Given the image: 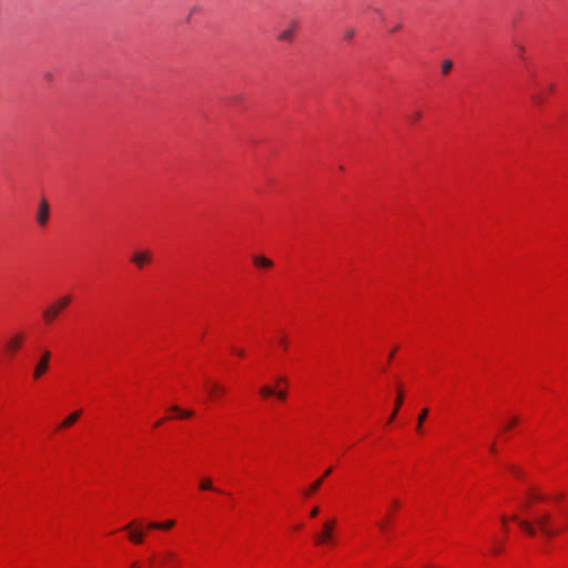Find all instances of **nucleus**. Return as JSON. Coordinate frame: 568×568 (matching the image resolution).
I'll return each mask as SVG.
<instances>
[{
    "mask_svg": "<svg viewBox=\"0 0 568 568\" xmlns=\"http://www.w3.org/2000/svg\"><path fill=\"white\" fill-rule=\"evenodd\" d=\"M510 519L516 521L519 527L531 537L536 536L537 531H540L546 538H552L558 534V530L551 527V515L549 513L536 516L535 523L520 519L516 514H514Z\"/></svg>",
    "mask_w": 568,
    "mask_h": 568,
    "instance_id": "nucleus-1",
    "label": "nucleus"
},
{
    "mask_svg": "<svg viewBox=\"0 0 568 568\" xmlns=\"http://www.w3.org/2000/svg\"><path fill=\"white\" fill-rule=\"evenodd\" d=\"M150 568H176L178 556L170 550H165L149 560Z\"/></svg>",
    "mask_w": 568,
    "mask_h": 568,
    "instance_id": "nucleus-2",
    "label": "nucleus"
},
{
    "mask_svg": "<svg viewBox=\"0 0 568 568\" xmlns=\"http://www.w3.org/2000/svg\"><path fill=\"white\" fill-rule=\"evenodd\" d=\"M71 302V296L64 295L60 297L57 302L48 306L43 311V318L47 323H52L60 314V312L67 307Z\"/></svg>",
    "mask_w": 568,
    "mask_h": 568,
    "instance_id": "nucleus-3",
    "label": "nucleus"
},
{
    "mask_svg": "<svg viewBox=\"0 0 568 568\" xmlns=\"http://www.w3.org/2000/svg\"><path fill=\"white\" fill-rule=\"evenodd\" d=\"M336 519L335 518H328L323 523L322 531L316 534L315 536V544L316 545H325L333 541V532L336 527Z\"/></svg>",
    "mask_w": 568,
    "mask_h": 568,
    "instance_id": "nucleus-4",
    "label": "nucleus"
},
{
    "mask_svg": "<svg viewBox=\"0 0 568 568\" xmlns=\"http://www.w3.org/2000/svg\"><path fill=\"white\" fill-rule=\"evenodd\" d=\"M50 359L51 353L47 349L43 351L33 369L32 376L34 379H39L44 373H47L49 369Z\"/></svg>",
    "mask_w": 568,
    "mask_h": 568,
    "instance_id": "nucleus-5",
    "label": "nucleus"
},
{
    "mask_svg": "<svg viewBox=\"0 0 568 568\" xmlns=\"http://www.w3.org/2000/svg\"><path fill=\"white\" fill-rule=\"evenodd\" d=\"M50 205L45 199H42L39 203V207L36 214V221L40 226H44L49 220Z\"/></svg>",
    "mask_w": 568,
    "mask_h": 568,
    "instance_id": "nucleus-6",
    "label": "nucleus"
},
{
    "mask_svg": "<svg viewBox=\"0 0 568 568\" xmlns=\"http://www.w3.org/2000/svg\"><path fill=\"white\" fill-rule=\"evenodd\" d=\"M298 29V22L292 20L286 28H284L278 34L277 40L282 42H291L294 39L295 32Z\"/></svg>",
    "mask_w": 568,
    "mask_h": 568,
    "instance_id": "nucleus-7",
    "label": "nucleus"
},
{
    "mask_svg": "<svg viewBox=\"0 0 568 568\" xmlns=\"http://www.w3.org/2000/svg\"><path fill=\"white\" fill-rule=\"evenodd\" d=\"M152 258V253L148 250L135 252L131 258V262L134 263L139 268H142L145 264L150 263Z\"/></svg>",
    "mask_w": 568,
    "mask_h": 568,
    "instance_id": "nucleus-8",
    "label": "nucleus"
},
{
    "mask_svg": "<svg viewBox=\"0 0 568 568\" xmlns=\"http://www.w3.org/2000/svg\"><path fill=\"white\" fill-rule=\"evenodd\" d=\"M125 530H129V539L134 544H142L144 534L139 528H133V523H130L124 527Z\"/></svg>",
    "mask_w": 568,
    "mask_h": 568,
    "instance_id": "nucleus-9",
    "label": "nucleus"
},
{
    "mask_svg": "<svg viewBox=\"0 0 568 568\" xmlns=\"http://www.w3.org/2000/svg\"><path fill=\"white\" fill-rule=\"evenodd\" d=\"M207 393L212 399H216L220 395L225 393V387L217 382H207Z\"/></svg>",
    "mask_w": 568,
    "mask_h": 568,
    "instance_id": "nucleus-10",
    "label": "nucleus"
},
{
    "mask_svg": "<svg viewBox=\"0 0 568 568\" xmlns=\"http://www.w3.org/2000/svg\"><path fill=\"white\" fill-rule=\"evenodd\" d=\"M253 264L256 267H262V268H271L273 266V262L263 255L253 256Z\"/></svg>",
    "mask_w": 568,
    "mask_h": 568,
    "instance_id": "nucleus-11",
    "label": "nucleus"
},
{
    "mask_svg": "<svg viewBox=\"0 0 568 568\" xmlns=\"http://www.w3.org/2000/svg\"><path fill=\"white\" fill-rule=\"evenodd\" d=\"M22 341H23V335L17 334L7 343V348L11 353H14L21 346Z\"/></svg>",
    "mask_w": 568,
    "mask_h": 568,
    "instance_id": "nucleus-12",
    "label": "nucleus"
},
{
    "mask_svg": "<svg viewBox=\"0 0 568 568\" xmlns=\"http://www.w3.org/2000/svg\"><path fill=\"white\" fill-rule=\"evenodd\" d=\"M81 415V412L80 410H77V412H73L72 414H70L68 417H65L62 423L60 424V428H65V427H70L72 426L77 420L78 418L80 417Z\"/></svg>",
    "mask_w": 568,
    "mask_h": 568,
    "instance_id": "nucleus-13",
    "label": "nucleus"
},
{
    "mask_svg": "<svg viewBox=\"0 0 568 568\" xmlns=\"http://www.w3.org/2000/svg\"><path fill=\"white\" fill-rule=\"evenodd\" d=\"M402 404H403V394H402V390L399 389L398 394H397V397L395 399L394 410L392 412V414H390V416L388 418V423H392L395 419V417L397 415V412H398V409H399Z\"/></svg>",
    "mask_w": 568,
    "mask_h": 568,
    "instance_id": "nucleus-14",
    "label": "nucleus"
},
{
    "mask_svg": "<svg viewBox=\"0 0 568 568\" xmlns=\"http://www.w3.org/2000/svg\"><path fill=\"white\" fill-rule=\"evenodd\" d=\"M174 520H168L165 523H156V521H152V523H149L148 525V528L150 529H170L174 526Z\"/></svg>",
    "mask_w": 568,
    "mask_h": 568,
    "instance_id": "nucleus-15",
    "label": "nucleus"
},
{
    "mask_svg": "<svg viewBox=\"0 0 568 568\" xmlns=\"http://www.w3.org/2000/svg\"><path fill=\"white\" fill-rule=\"evenodd\" d=\"M200 489L202 490H214V491H219L212 484V480L210 478H203L201 481H200Z\"/></svg>",
    "mask_w": 568,
    "mask_h": 568,
    "instance_id": "nucleus-16",
    "label": "nucleus"
},
{
    "mask_svg": "<svg viewBox=\"0 0 568 568\" xmlns=\"http://www.w3.org/2000/svg\"><path fill=\"white\" fill-rule=\"evenodd\" d=\"M322 483H323V478H318L317 480H315L313 484L310 485V487L307 488L305 494L308 496V495L316 493L320 489Z\"/></svg>",
    "mask_w": 568,
    "mask_h": 568,
    "instance_id": "nucleus-17",
    "label": "nucleus"
},
{
    "mask_svg": "<svg viewBox=\"0 0 568 568\" xmlns=\"http://www.w3.org/2000/svg\"><path fill=\"white\" fill-rule=\"evenodd\" d=\"M171 410L178 413L181 418H189L193 415L192 410H183L176 405L172 406Z\"/></svg>",
    "mask_w": 568,
    "mask_h": 568,
    "instance_id": "nucleus-18",
    "label": "nucleus"
},
{
    "mask_svg": "<svg viewBox=\"0 0 568 568\" xmlns=\"http://www.w3.org/2000/svg\"><path fill=\"white\" fill-rule=\"evenodd\" d=\"M427 415H428V409L424 408L417 418V425H416L417 432H422V425H423L424 420L426 419Z\"/></svg>",
    "mask_w": 568,
    "mask_h": 568,
    "instance_id": "nucleus-19",
    "label": "nucleus"
},
{
    "mask_svg": "<svg viewBox=\"0 0 568 568\" xmlns=\"http://www.w3.org/2000/svg\"><path fill=\"white\" fill-rule=\"evenodd\" d=\"M442 73L448 74L453 68V61L452 60H445L442 62Z\"/></svg>",
    "mask_w": 568,
    "mask_h": 568,
    "instance_id": "nucleus-20",
    "label": "nucleus"
},
{
    "mask_svg": "<svg viewBox=\"0 0 568 568\" xmlns=\"http://www.w3.org/2000/svg\"><path fill=\"white\" fill-rule=\"evenodd\" d=\"M260 393L262 396L268 397V396L274 395L275 390L273 388H271L270 386H263V387H261Z\"/></svg>",
    "mask_w": 568,
    "mask_h": 568,
    "instance_id": "nucleus-21",
    "label": "nucleus"
},
{
    "mask_svg": "<svg viewBox=\"0 0 568 568\" xmlns=\"http://www.w3.org/2000/svg\"><path fill=\"white\" fill-rule=\"evenodd\" d=\"M355 34V29L354 28H346L344 30V38L347 39V40H351Z\"/></svg>",
    "mask_w": 568,
    "mask_h": 568,
    "instance_id": "nucleus-22",
    "label": "nucleus"
},
{
    "mask_svg": "<svg viewBox=\"0 0 568 568\" xmlns=\"http://www.w3.org/2000/svg\"><path fill=\"white\" fill-rule=\"evenodd\" d=\"M423 116V113L420 111H415L412 115H410V120L413 122H417L422 119Z\"/></svg>",
    "mask_w": 568,
    "mask_h": 568,
    "instance_id": "nucleus-23",
    "label": "nucleus"
},
{
    "mask_svg": "<svg viewBox=\"0 0 568 568\" xmlns=\"http://www.w3.org/2000/svg\"><path fill=\"white\" fill-rule=\"evenodd\" d=\"M274 395H276V396H277V398H278V399H282V400L286 398V393H285V390H277V392H275V394H274Z\"/></svg>",
    "mask_w": 568,
    "mask_h": 568,
    "instance_id": "nucleus-24",
    "label": "nucleus"
},
{
    "mask_svg": "<svg viewBox=\"0 0 568 568\" xmlns=\"http://www.w3.org/2000/svg\"><path fill=\"white\" fill-rule=\"evenodd\" d=\"M516 48L518 50L519 57L524 58L525 47L523 44H516Z\"/></svg>",
    "mask_w": 568,
    "mask_h": 568,
    "instance_id": "nucleus-25",
    "label": "nucleus"
},
{
    "mask_svg": "<svg viewBox=\"0 0 568 568\" xmlns=\"http://www.w3.org/2000/svg\"><path fill=\"white\" fill-rule=\"evenodd\" d=\"M377 525H378V527H379L382 530H386V529H387V526H388V523H387V520H382V521H379Z\"/></svg>",
    "mask_w": 568,
    "mask_h": 568,
    "instance_id": "nucleus-26",
    "label": "nucleus"
},
{
    "mask_svg": "<svg viewBox=\"0 0 568 568\" xmlns=\"http://www.w3.org/2000/svg\"><path fill=\"white\" fill-rule=\"evenodd\" d=\"M318 513H320V508H318V506H315V507L311 510L310 516H311V517H316V516L318 515Z\"/></svg>",
    "mask_w": 568,
    "mask_h": 568,
    "instance_id": "nucleus-27",
    "label": "nucleus"
},
{
    "mask_svg": "<svg viewBox=\"0 0 568 568\" xmlns=\"http://www.w3.org/2000/svg\"><path fill=\"white\" fill-rule=\"evenodd\" d=\"M532 100H534L536 103H541V102H542V100H544V98H542V95H540V94H535V95H532Z\"/></svg>",
    "mask_w": 568,
    "mask_h": 568,
    "instance_id": "nucleus-28",
    "label": "nucleus"
},
{
    "mask_svg": "<svg viewBox=\"0 0 568 568\" xmlns=\"http://www.w3.org/2000/svg\"><path fill=\"white\" fill-rule=\"evenodd\" d=\"M530 498L535 499V500H541L542 496L540 494H538V493H531L530 494Z\"/></svg>",
    "mask_w": 568,
    "mask_h": 568,
    "instance_id": "nucleus-29",
    "label": "nucleus"
},
{
    "mask_svg": "<svg viewBox=\"0 0 568 568\" xmlns=\"http://www.w3.org/2000/svg\"><path fill=\"white\" fill-rule=\"evenodd\" d=\"M518 423V418L517 417H514L511 418V420L509 422V424L506 426V428H510L513 426H515L516 424Z\"/></svg>",
    "mask_w": 568,
    "mask_h": 568,
    "instance_id": "nucleus-30",
    "label": "nucleus"
},
{
    "mask_svg": "<svg viewBox=\"0 0 568 568\" xmlns=\"http://www.w3.org/2000/svg\"><path fill=\"white\" fill-rule=\"evenodd\" d=\"M232 351H233L236 355H239L240 357H243V356H244V354H245L243 349L232 348Z\"/></svg>",
    "mask_w": 568,
    "mask_h": 568,
    "instance_id": "nucleus-31",
    "label": "nucleus"
},
{
    "mask_svg": "<svg viewBox=\"0 0 568 568\" xmlns=\"http://www.w3.org/2000/svg\"><path fill=\"white\" fill-rule=\"evenodd\" d=\"M280 344H281L284 348H286V337H285V336H282V337L280 338Z\"/></svg>",
    "mask_w": 568,
    "mask_h": 568,
    "instance_id": "nucleus-32",
    "label": "nucleus"
},
{
    "mask_svg": "<svg viewBox=\"0 0 568 568\" xmlns=\"http://www.w3.org/2000/svg\"><path fill=\"white\" fill-rule=\"evenodd\" d=\"M331 473H332V468L326 469V471L324 473V475H323V477H322V478L324 479L325 477H327L328 475H331Z\"/></svg>",
    "mask_w": 568,
    "mask_h": 568,
    "instance_id": "nucleus-33",
    "label": "nucleus"
},
{
    "mask_svg": "<svg viewBox=\"0 0 568 568\" xmlns=\"http://www.w3.org/2000/svg\"><path fill=\"white\" fill-rule=\"evenodd\" d=\"M162 423H163V419L158 420V422L154 424V427H159Z\"/></svg>",
    "mask_w": 568,
    "mask_h": 568,
    "instance_id": "nucleus-34",
    "label": "nucleus"
},
{
    "mask_svg": "<svg viewBox=\"0 0 568 568\" xmlns=\"http://www.w3.org/2000/svg\"><path fill=\"white\" fill-rule=\"evenodd\" d=\"M507 520H508L507 517H505V516L501 517V521H503L504 525H506Z\"/></svg>",
    "mask_w": 568,
    "mask_h": 568,
    "instance_id": "nucleus-35",
    "label": "nucleus"
},
{
    "mask_svg": "<svg viewBox=\"0 0 568 568\" xmlns=\"http://www.w3.org/2000/svg\"><path fill=\"white\" fill-rule=\"evenodd\" d=\"M393 505H394L395 507H398V506H399V501H398V500H394V501H393Z\"/></svg>",
    "mask_w": 568,
    "mask_h": 568,
    "instance_id": "nucleus-36",
    "label": "nucleus"
},
{
    "mask_svg": "<svg viewBox=\"0 0 568 568\" xmlns=\"http://www.w3.org/2000/svg\"><path fill=\"white\" fill-rule=\"evenodd\" d=\"M278 382H281V383H286V379H285L284 377H280V378H278Z\"/></svg>",
    "mask_w": 568,
    "mask_h": 568,
    "instance_id": "nucleus-37",
    "label": "nucleus"
},
{
    "mask_svg": "<svg viewBox=\"0 0 568 568\" xmlns=\"http://www.w3.org/2000/svg\"><path fill=\"white\" fill-rule=\"evenodd\" d=\"M490 450H491L493 453H495V452H496V448H495V445H494V444L490 446Z\"/></svg>",
    "mask_w": 568,
    "mask_h": 568,
    "instance_id": "nucleus-38",
    "label": "nucleus"
},
{
    "mask_svg": "<svg viewBox=\"0 0 568 568\" xmlns=\"http://www.w3.org/2000/svg\"><path fill=\"white\" fill-rule=\"evenodd\" d=\"M394 353H395V351H393V352L389 354V358H388L389 361L393 358Z\"/></svg>",
    "mask_w": 568,
    "mask_h": 568,
    "instance_id": "nucleus-39",
    "label": "nucleus"
},
{
    "mask_svg": "<svg viewBox=\"0 0 568 568\" xmlns=\"http://www.w3.org/2000/svg\"><path fill=\"white\" fill-rule=\"evenodd\" d=\"M494 552H495V554H498V552H500V549H499V548H495V549H494Z\"/></svg>",
    "mask_w": 568,
    "mask_h": 568,
    "instance_id": "nucleus-40",
    "label": "nucleus"
},
{
    "mask_svg": "<svg viewBox=\"0 0 568 568\" xmlns=\"http://www.w3.org/2000/svg\"><path fill=\"white\" fill-rule=\"evenodd\" d=\"M555 85L554 84H550L549 85V90H554Z\"/></svg>",
    "mask_w": 568,
    "mask_h": 568,
    "instance_id": "nucleus-41",
    "label": "nucleus"
},
{
    "mask_svg": "<svg viewBox=\"0 0 568 568\" xmlns=\"http://www.w3.org/2000/svg\"><path fill=\"white\" fill-rule=\"evenodd\" d=\"M398 29H399V26H394V31L398 30Z\"/></svg>",
    "mask_w": 568,
    "mask_h": 568,
    "instance_id": "nucleus-42",
    "label": "nucleus"
},
{
    "mask_svg": "<svg viewBox=\"0 0 568 568\" xmlns=\"http://www.w3.org/2000/svg\"><path fill=\"white\" fill-rule=\"evenodd\" d=\"M398 29H399V26H394V31L398 30Z\"/></svg>",
    "mask_w": 568,
    "mask_h": 568,
    "instance_id": "nucleus-43",
    "label": "nucleus"
},
{
    "mask_svg": "<svg viewBox=\"0 0 568 568\" xmlns=\"http://www.w3.org/2000/svg\"><path fill=\"white\" fill-rule=\"evenodd\" d=\"M132 568H138V565H136V564H133V565H132Z\"/></svg>",
    "mask_w": 568,
    "mask_h": 568,
    "instance_id": "nucleus-44",
    "label": "nucleus"
}]
</instances>
